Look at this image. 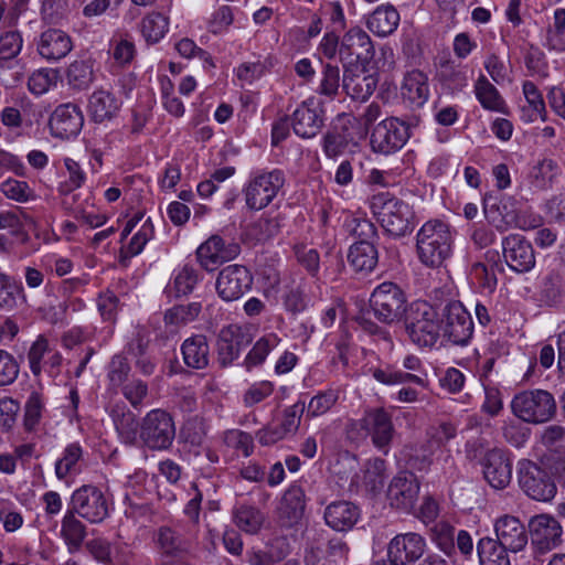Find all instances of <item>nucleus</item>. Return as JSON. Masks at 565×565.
Masks as SVG:
<instances>
[{
  "mask_svg": "<svg viewBox=\"0 0 565 565\" xmlns=\"http://www.w3.org/2000/svg\"><path fill=\"white\" fill-rule=\"evenodd\" d=\"M426 438L423 443L409 447L408 465L420 472L429 470L434 462V456L439 452L436 460L444 461V471L448 472L454 467V458L447 444L457 436V427L450 422H440L426 429Z\"/></svg>",
  "mask_w": 565,
  "mask_h": 565,
  "instance_id": "obj_1",
  "label": "nucleus"
},
{
  "mask_svg": "<svg viewBox=\"0 0 565 565\" xmlns=\"http://www.w3.org/2000/svg\"><path fill=\"white\" fill-rule=\"evenodd\" d=\"M440 310L426 300L408 303L403 323L408 340L419 349H433L441 340Z\"/></svg>",
  "mask_w": 565,
  "mask_h": 565,
  "instance_id": "obj_2",
  "label": "nucleus"
},
{
  "mask_svg": "<svg viewBox=\"0 0 565 565\" xmlns=\"http://www.w3.org/2000/svg\"><path fill=\"white\" fill-rule=\"evenodd\" d=\"M454 236L450 226L440 220H430L422 225L416 235V252L419 262L438 268L451 256Z\"/></svg>",
  "mask_w": 565,
  "mask_h": 565,
  "instance_id": "obj_3",
  "label": "nucleus"
},
{
  "mask_svg": "<svg viewBox=\"0 0 565 565\" xmlns=\"http://www.w3.org/2000/svg\"><path fill=\"white\" fill-rule=\"evenodd\" d=\"M369 206L387 234L402 237L413 231L415 215L412 206L390 192L371 195Z\"/></svg>",
  "mask_w": 565,
  "mask_h": 565,
  "instance_id": "obj_4",
  "label": "nucleus"
},
{
  "mask_svg": "<svg viewBox=\"0 0 565 565\" xmlns=\"http://www.w3.org/2000/svg\"><path fill=\"white\" fill-rule=\"evenodd\" d=\"M556 401L545 390H526L515 394L511 401L512 414L520 420L540 425L552 420L556 415Z\"/></svg>",
  "mask_w": 565,
  "mask_h": 565,
  "instance_id": "obj_5",
  "label": "nucleus"
},
{
  "mask_svg": "<svg viewBox=\"0 0 565 565\" xmlns=\"http://www.w3.org/2000/svg\"><path fill=\"white\" fill-rule=\"evenodd\" d=\"M285 182V173L280 169L252 172L242 191L246 206L252 211L267 207L282 190Z\"/></svg>",
  "mask_w": 565,
  "mask_h": 565,
  "instance_id": "obj_6",
  "label": "nucleus"
},
{
  "mask_svg": "<svg viewBox=\"0 0 565 565\" xmlns=\"http://www.w3.org/2000/svg\"><path fill=\"white\" fill-rule=\"evenodd\" d=\"M516 476L520 489L532 500L551 502L555 498L557 487L551 471L544 465L521 459L516 465Z\"/></svg>",
  "mask_w": 565,
  "mask_h": 565,
  "instance_id": "obj_7",
  "label": "nucleus"
},
{
  "mask_svg": "<svg viewBox=\"0 0 565 565\" xmlns=\"http://www.w3.org/2000/svg\"><path fill=\"white\" fill-rule=\"evenodd\" d=\"M406 295L397 284L384 281L371 294L370 308L380 322L392 324L406 316Z\"/></svg>",
  "mask_w": 565,
  "mask_h": 565,
  "instance_id": "obj_8",
  "label": "nucleus"
},
{
  "mask_svg": "<svg viewBox=\"0 0 565 565\" xmlns=\"http://www.w3.org/2000/svg\"><path fill=\"white\" fill-rule=\"evenodd\" d=\"M441 340L457 347H467L475 331L469 311L459 301H450L440 310Z\"/></svg>",
  "mask_w": 565,
  "mask_h": 565,
  "instance_id": "obj_9",
  "label": "nucleus"
},
{
  "mask_svg": "<svg viewBox=\"0 0 565 565\" xmlns=\"http://www.w3.org/2000/svg\"><path fill=\"white\" fill-rule=\"evenodd\" d=\"M67 509L92 524H99L109 516L110 501L98 487L84 484L73 491Z\"/></svg>",
  "mask_w": 565,
  "mask_h": 565,
  "instance_id": "obj_10",
  "label": "nucleus"
},
{
  "mask_svg": "<svg viewBox=\"0 0 565 565\" xmlns=\"http://www.w3.org/2000/svg\"><path fill=\"white\" fill-rule=\"evenodd\" d=\"M175 437L172 416L160 408L151 409L140 423L139 438L150 450H167Z\"/></svg>",
  "mask_w": 565,
  "mask_h": 565,
  "instance_id": "obj_11",
  "label": "nucleus"
},
{
  "mask_svg": "<svg viewBox=\"0 0 565 565\" xmlns=\"http://www.w3.org/2000/svg\"><path fill=\"white\" fill-rule=\"evenodd\" d=\"M360 427L371 437L375 448L384 455L388 454L391 444L396 434L392 414L384 407H374L365 409L363 417L359 420H352L349 424L350 429Z\"/></svg>",
  "mask_w": 565,
  "mask_h": 565,
  "instance_id": "obj_12",
  "label": "nucleus"
},
{
  "mask_svg": "<svg viewBox=\"0 0 565 565\" xmlns=\"http://www.w3.org/2000/svg\"><path fill=\"white\" fill-rule=\"evenodd\" d=\"M409 126L391 117L375 126L371 134V147L375 152L390 154L404 147L409 138Z\"/></svg>",
  "mask_w": 565,
  "mask_h": 565,
  "instance_id": "obj_13",
  "label": "nucleus"
},
{
  "mask_svg": "<svg viewBox=\"0 0 565 565\" xmlns=\"http://www.w3.org/2000/svg\"><path fill=\"white\" fill-rule=\"evenodd\" d=\"M253 275L242 265H228L217 275L215 288L224 301H235L242 298L253 286Z\"/></svg>",
  "mask_w": 565,
  "mask_h": 565,
  "instance_id": "obj_14",
  "label": "nucleus"
},
{
  "mask_svg": "<svg viewBox=\"0 0 565 565\" xmlns=\"http://www.w3.org/2000/svg\"><path fill=\"white\" fill-rule=\"evenodd\" d=\"M529 526L533 548L539 554L551 552L563 543V527L552 515H535L531 519Z\"/></svg>",
  "mask_w": 565,
  "mask_h": 565,
  "instance_id": "obj_15",
  "label": "nucleus"
},
{
  "mask_svg": "<svg viewBox=\"0 0 565 565\" xmlns=\"http://www.w3.org/2000/svg\"><path fill=\"white\" fill-rule=\"evenodd\" d=\"M480 465L486 481L497 490L505 489L512 479V459L504 449L494 447L484 451Z\"/></svg>",
  "mask_w": 565,
  "mask_h": 565,
  "instance_id": "obj_16",
  "label": "nucleus"
},
{
  "mask_svg": "<svg viewBox=\"0 0 565 565\" xmlns=\"http://www.w3.org/2000/svg\"><path fill=\"white\" fill-rule=\"evenodd\" d=\"M502 254L507 265L515 273H527L536 263L532 244L520 234L503 237Z\"/></svg>",
  "mask_w": 565,
  "mask_h": 565,
  "instance_id": "obj_17",
  "label": "nucleus"
},
{
  "mask_svg": "<svg viewBox=\"0 0 565 565\" xmlns=\"http://www.w3.org/2000/svg\"><path fill=\"white\" fill-rule=\"evenodd\" d=\"M426 547L423 535L415 532L402 533L390 541L387 556L397 565L414 564L424 555Z\"/></svg>",
  "mask_w": 565,
  "mask_h": 565,
  "instance_id": "obj_18",
  "label": "nucleus"
},
{
  "mask_svg": "<svg viewBox=\"0 0 565 565\" xmlns=\"http://www.w3.org/2000/svg\"><path fill=\"white\" fill-rule=\"evenodd\" d=\"M374 55L370 35L361 28L350 29L342 38L339 56L342 64L354 65L353 61L366 63Z\"/></svg>",
  "mask_w": 565,
  "mask_h": 565,
  "instance_id": "obj_19",
  "label": "nucleus"
},
{
  "mask_svg": "<svg viewBox=\"0 0 565 565\" xmlns=\"http://www.w3.org/2000/svg\"><path fill=\"white\" fill-rule=\"evenodd\" d=\"M323 110L315 97L302 102L291 116L294 132L305 139L317 136L323 126Z\"/></svg>",
  "mask_w": 565,
  "mask_h": 565,
  "instance_id": "obj_20",
  "label": "nucleus"
},
{
  "mask_svg": "<svg viewBox=\"0 0 565 565\" xmlns=\"http://www.w3.org/2000/svg\"><path fill=\"white\" fill-rule=\"evenodd\" d=\"M377 77L358 65L343 66L342 89L355 102H365L374 93Z\"/></svg>",
  "mask_w": 565,
  "mask_h": 565,
  "instance_id": "obj_21",
  "label": "nucleus"
},
{
  "mask_svg": "<svg viewBox=\"0 0 565 565\" xmlns=\"http://www.w3.org/2000/svg\"><path fill=\"white\" fill-rule=\"evenodd\" d=\"M49 125L55 137L70 139L81 132L84 125V116L77 105L67 103L55 108Z\"/></svg>",
  "mask_w": 565,
  "mask_h": 565,
  "instance_id": "obj_22",
  "label": "nucleus"
},
{
  "mask_svg": "<svg viewBox=\"0 0 565 565\" xmlns=\"http://www.w3.org/2000/svg\"><path fill=\"white\" fill-rule=\"evenodd\" d=\"M419 489V482L414 475L399 473L388 484L387 499L393 508L408 512L417 501Z\"/></svg>",
  "mask_w": 565,
  "mask_h": 565,
  "instance_id": "obj_23",
  "label": "nucleus"
},
{
  "mask_svg": "<svg viewBox=\"0 0 565 565\" xmlns=\"http://www.w3.org/2000/svg\"><path fill=\"white\" fill-rule=\"evenodd\" d=\"M239 253V246L234 243L225 244L221 236L213 235L200 245L196 257L205 270H214L222 263L235 258Z\"/></svg>",
  "mask_w": 565,
  "mask_h": 565,
  "instance_id": "obj_24",
  "label": "nucleus"
},
{
  "mask_svg": "<svg viewBox=\"0 0 565 565\" xmlns=\"http://www.w3.org/2000/svg\"><path fill=\"white\" fill-rule=\"evenodd\" d=\"M72 50V38L60 29H47L43 31L36 41L39 55L51 63L61 61Z\"/></svg>",
  "mask_w": 565,
  "mask_h": 565,
  "instance_id": "obj_25",
  "label": "nucleus"
},
{
  "mask_svg": "<svg viewBox=\"0 0 565 565\" xmlns=\"http://www.w3.org/2000/svg\"><path fill=\"white\" fill-rule=\"evenodd\" d=\"M495 541L508 547L510 552L522 551L529 541L525 525L515 516L503 515L494 523Z\"/></svg>",
  "mask_w": 565,
  "mask_h": 565,
  "instance_id": "obj_26",
  "label": "nucleus"
},
{
  "mask_svg": "<svg viewBox=\"0 0 565 565\" xmlns=\"http://www.w3.org/2000/svg\"><path fill=\"white\" fill-rule=\"evenodd\" d=\"M247 343L248 339L241 326L230 324L222 328L217 338V356L221 365H231Z\"/></svg>",
  "mask_w": 565,
  "mask_h": 565,
  "instance_id": "obj_27",
  "label": "nucleus"
},
{
  "mask_svg": "<svg viewBox=\"0 0 565 565\" xmlns=\"http://www.w3.org/2000/svg\"><path fill=\"white\" fill-rule=\"evenodd\" d=\"M324 521L335 531L351 530L360 519V509L350 501L340 500L328 504L324 509Z\"/></svg>",
  "mask_w": 565,
  "mask_h": 565,
  "instance_id": "obj_28",
  "label": "nucleus"
},
{
  "mask_svg": "<svg viewBox=\"0 0 565 565\" xmlns=\"http://www.w3.org/2000/svg\"><path fill=\"white\" fill-rule=\"evenodd\" d=\"M121 105V100L111 92L97 89L88 99V115L95 122L109 121L118 115Z\"/></svg>",
  "mask_w": 565,
  "mask_h": 565,
  "instance_id": "obj_29",
  "label": "nucleus"
},
{
  "mask_svg": "<svg viewBox=\"0 0 565 565\" xmlns=\"http://www.w3.org/2000/svg\"><path fill=\"white\" fill-rule=\"evenodd\" d=\"M183 362L193 370H203L210 363V345L204 334L185 339L181 345Z\"/></svg>",
  "mask_w": 565,
  "mask_h": 565,
  "instance_id": "obj_30",
  "label": "nucleus"
},
{
  "mask_svg": "<svg viewBox=\"0 0 565 565\" xmlns=\"http://www.w3.org/2000/svg\"><path fill=\"white\" fill-rule=\"evenodd\" d=\"M79 518L67 509L61 521L60 535L70 554L77 553L82 548L87 535V527Z\"/></svg>",
  "mask_w": 565,
  "mask_h": 565,
  "instance_id": "obj_31",
  "label": "nucleus"
},
{
  "mask_svg": "<svg viewBox=\"0 0 565 565\" xmlns=\"http://www.w3.org/2000/svg\"><path fill=\"white\" fill-rule=\"evenodd\" d=\"M399 13L392 4L379 6L367 18L366 26L375 35H391L399 24Z\"/></svg>",
  "mask_w": 565,
  "mask_h": 565,
  "instance_id": "obj_32",
  "label": "nucleus"
},
{
  "mask_svg": "<svg viewBox=\"0 0 565 565\" xmlns=\"http://www.w3.org/2000/svg\"><path fill=\"white\" fill-rule=\"evenodd\" d=\"M84 459L83 447L78 443L66 445L54 465V472L58 480H66L82 471Z\"/></svg>",
  "mask_w": 565,
  "mask_h": 565,
  "instance_id": "obj_33",
  "label": "nucleus"
},
{
  "mask_svg": "<svg viewBox=\"0 0 565 565\" xmlns=\"http://www.w3.org/2000/svg\"><path fill=\"white\" fill-rule=\"evenodd\" d=\"M402 96L412 106H423L429 97V85L427 76L418 70L408 72L403 81Z\"/></svg>",
  "mask_w": 565,
  "mask_h": 565,
  "instance_id": "obj_34",
  "label": "nucleus"
},
{
  "mask_svg": "<svg viewBox=\"0 0 565 565\" xmlns=\"http://www.w3.org/2000/svg\"><path fill=\"white\" fill-rule=\"evenodd\" d=\"M199 280V271L193 266L185 264L174 271L171 281L164 288V294L168 298L186 296L193 291Z\"/></svg>",
  "mask_w": 565,
  "mask_h": 565,
  "instance_id": "obj_35",
  "label": "nucleus"
},
{
  "mask_svg": "<svg viewBox=\"0 0 565 565\" xmlns=\"http://www.w3.org/2000/svg\"><path fill=\"white\" fill-rule=\"evenodd\" d=\"M153 542L160 554L171 559L180 557L186 551L181 535L167 525H162L156 531Z\"/></svg>",
  "mask_w": 565,
  "mask_h": 565,
  "instance_id": "obj_36",
  "label": "nucleus"
},
{
  "mask_svg": "<svg viewBox=\"0 0 565 565\" xmlns=\"http://www.w3.org/2000/svg\"><path fill=\"white\" fill-rule=\"evenodd\" d=\"M377 260L379 254L374 243L355 242L348 253V262L355 271H372Z\"/></svg>",
  "mask_w": 565,
  "mask_h": 565,
  "instance_id": "obj_37",
  "label": "nucleus"
},
{
  "mask_svg": "<svg viewBox=\"0 0 565 565\" xmlns=\"http://www.w3.org/2000/svg\"><path fill=\"white\" fill-rule=\"evenodd\" d=\"M509 548L490 536L481 537L477 543L480 565H510Z\"/></svg>",
  "mask_w": 565,
  "mask_h": 565,
  "instance_id": "obj_38",
  "label": "nucleus"
},
{
  "mask_svg": "<svg viewBox=\"0 0 565 565\" xmlns=\"http://www.w3.org/2000/svg\"><path fill=\"white\" fill-rule=\"evenodd\" d=\"M349 547L342 539H331L328 541L324 551H312L311 555L306 557L307 564H315L313 558H317L316 565H340L348 558Z\"/></svg>",
  "mask_w": 565,
  "mask_h": 565,
  "instance_id": "obj_39",
  "label": "nucleus"
},
{
  "mask_svg": "<svg viewBox=\"0 0 565 565\" xmlns=\"http://www.w3.org/2000/svg\"><path fill=\"white\" fill-rule=\"evenodd\" d=\"M305 491L299 486H290L281 499L279 512L286 518L289 524L298 522L301 519L306 508Z\"/></svg>",
  "mask_w": 565,
  "mask_h": 565,
  "instance_id": "obj_40",
  "label": "nucleus"
},
{
  "mask_svg": "<svg viewBox=\"0 0 565 565\" xmlns=\"http://www.w3.org/2000/svg\"><path fill=\"white\" fill-rule=\"evenodd\" d=\"M475 95L484 109L505 113L507 106L503 97L484 75H480L476 81Z\"/></svg>",
  "mask_w": 565,
  "mask_h": 565,
  "instance_id": "obj_41",
  "label": "nucleus"
},
{
  "mask_svg": "<svg viewBox=\"0 0 565 565\" xmlns=\"http://www.w3.org/2000/svg\"><path fill=\"white\" fill-rule=\"evenodd\" d=\"M24 301V291L20 282L0 271V309L12 311Z\"/></svg>",
  "mask_w": 565,
  "mask_h": 565,
  "instance_id": "obj_42",
  "label": "nucleus"
},
{
  "mask_svg": "<svg viewBox=\"0 0 565 565\" xmlns=\"http://www.w3.org/2000/svg\"><path fill=\"white\" fill-rule=\"evenodd\" d=\"M455 533V526L446 521L431 524L428 531L430 541L448 557L456 554Z\"/></svg>",
  "mask_w": 565,
  "mask_h": 565,
  "instance_id": "obj_43",
  "label": "nucleus"
},
{
  "mask_svg": "<svg viewBox=\"0 0 565 565\" xmlns=\"http://www.w3.org/2000/svg\"><path fill=\"white\" fill-rule=\"evenodd\" d=\"M280 342L281 339L274 332L260 337L247 353L244 361L245 366L252 369L262 365L268 354L276 349Z\"/></svg>",
  "mask_w": 565,
  "mask_h": 565,
  "instance_id": "obj_44",
  "label": "nucleus"
},
{
  "mask_svg": "<svg viewBox=\"0 0 565 565\" xmlns=\"http://www.w3.org/2000/svg\"><path fill=\"white\" fill-rule=\"evenodd\" d=\"M559 173L561 168L557 162L551 158H544L533 166L530 174L531 182L534 188L546 190L552 186Z\"/></svg>",
  "mask_w": 565,
  "mask_h": 565,
  "instance_id": "obj_45",
  "label": "nucleus"
},
{
  "mask_svg": "<svg viewBox=\"0 0 565 565\" xmlns=\"http://www.w3.org/2000/svg\"><path fill=\"white\" fill-rule=\"evenodd\" d=\"M565 295L564 277L557 271L548 273L542 280L541 300L550 306H558Z\"/></svg>",
  "mask_w": 565,
  "mask_h": 565,
  "instance_id": "obj_46",
  "label": "nucleus"
},
{
  "mask_svg": "<svg viewBox=\"0 0 565 565\" xmlns=\"http://www.w3.org/2000/svg\"><path fill=\"white\" fill-rule=\"evenodd\" d=\"M169 30V20L160 12H150L141 20L140 31L145 40L154 44L158 43Z\"/></svg>",
  "mask_w": 565,
  "mask_h": 565,
  "instance_id": "obj_47",
  "label": "nucleus"
},
{
  "mask_svg": "<svg viewBox=\"0 0 565 565\" xmlns=\"http://www.w3.org/2000/svg\"><path fill=\"white\" fill-rule=\"evenodd\" d=\"M23 427L25 431H35L45 411V398L42 393L33 391L28 396L23 408Z\"/></svg>",
  "mask_w": 565,
  "mask_h": 565,
  "instance_id": "obj_48",
  "label": "nucleus"
},
{
  "mask_svg": "<svg viewBox=\"0 0 565 565\" xmlns=\"http://www.w3.org/2000/svg\"><path fill=\"white\" fill-rule=\"evenodd\" d=\"M201 310L202 305L199 301L174 306L166 311L164 322L168 326L180 328L194 321L199 317Z\"/></svg>",
  "mask_w": 565,
  "mask_h": 565,
  "instance_id": "obj_49",
  "label": "nucleus"
},
{
  "mask_svg": "<svg viewBox=\"0 0 565 565\" xmlns=\"http://www.w3.org/2000/svg\"><path fill=\"white\" fill-rule=\"evenodd\" d=\"M64 167L66 172L64 180L61 181L57 186V191L60 194L67 196L84 184L86 173L81 168L79 163L72 158L64 159Z\"/></svg>",
  "mask_w": 565,
  "mask_h": 565,
  "instance_id": "obj_50",
  "label": "nucleus"
},
{
  "mask_svg": "<svg viewBox=\"0 0 565 565\" xmlns=\"http://www.w3.org/2000/svg\"><path fill=\"white\" fill-rule=\"evenodd\" d=\"M340 68L338 65L326 63L322 65L317 94L334 99L340 89Z\"/></svg>",
  "mask_w": 565,
  "mask_h": 565,
  "instance_id": "obj_51",
  "label": "nucleus"
},
{
  "mask_svg": "<svg viewBox=\"0 0 565 565\" xmlns=\"http://www.w3.org/2000/svg\"><path fill=\"white\" fill-rule=\"evenodd\" d=\"M66 78L75 89L87 88L93 79V63L89 60L74 61L67 68Z\"/></svg>",
  "mask_w": 565,
  "mask_h": 565,
  "instance_id": "obj_52",
  "label": "nucleus"
},
{
  "mask_svg": "<svg viewBox=\"0 0 565 565\" xmlns=\"http://www.w3.org/2000/svg\"><path fill=\"white\" fill-rule=\"evenodd\" d=\"M114 424L124 444L129 446L136 444L140 424L138 423L137 417L132 412L126 411L121 412L120 414H116L114 416Z\"/></svg>",
  "mask_w": 565,
  "mask_h": 565,
  "instance_id": "obj_53",
  "label": "nucleus"
},
{
  "mask_svg": "<svg viewBox=\"0 0 565 565\" xmlns=\"http://www.w3.org/2000/svg\"><path fill=\"white\" fill-rule=\"evenodd\" d=\"M234 522L242 531L254 534L259 531L264 522L262 512L250 505H241L234 512Z\"/></svg>",
  "mask_w": 565,
  "mask_h": 565,
  "instance_id": "obj_54",
  "label": "nucleus"
},
{
  "mask_svg": "<svg viewBox=\"0 0 565 565\" xmlns=\"http://www.w3.org/2000/svg\"><path fill=\"white\" fill-rule=\"evenodd\" d=\"M0 192L9 200L26 203L36 199L28 182L9 178L0 183Z\"/></svg>",
  "mask_w": 565,
  "mask_h": 565,
  "instance_id": "obj_55",
  "label": "nucleus"
},
{
  "mask_svg": "<svg viewBox=\"0 0 565 565\" xmlns=\"http://www.w3.org/2000/svg\"><path fill=\"white\" fill-rule=\"evenodd\" d=\"M386 479V462L382 458H373L366 462L363 482L372 492H379Z\"/></svg>",
  "mask_w": 565,
  "mask_h": 565,
  "instance_id": "obj_56",
  "label": "nucleus"
},
{
  "mask_svg": "<svg viewBox=\"0 0 565 565\" xmlns=\"http://www.w3.org/2000/svg\"><path fill=\"white\" fill-rule=\"evenodd\" d=\"M470 279L482 291L492 292L498 282L494 265H486L481 262L475 263L470 269Z\"/></svg>",
  "mask_w": 565,
  "mask_h": 565,
  "instance_id": "obj_57",
  "label": "nucleus"
},
{
  "mask_svg": "<svg viewBox=\"0 0 565 565\" xmlns=\"http://www.w3.org/2000/svg\"><path fill=\"white\" fill-rule=\"evenodd\" d=\"M51 347L49 340L39 335L32 343L28 352V362L30 370L34 376H39L44 369V361L50 353Z\"/></svg>",
  "mask_w": 565,
  "mask_h": 565,
  "instance_id": "obj_58",
  "label": "nucleus"
},
{
  "mask_svg": "<svg viewBox=\"0 0 565 565\" xmlns=\"http://www.w3.org/2000/svg\"><path fill=\"white\" fill-rule=\"evenodd\" d=\"M339 394L334 390L321 391L311 397L307 405V416L318 417L328 413L337 403Z\"/></svg>",
  "mask_w": 565,
  "mask_h": 565,
  "instance_id": "obj_59",
  "label": "nucleus"
},
{
  "mask_svg": "<svg viewBox=\"0 0 565 565\" xmlns=\"http://www.w3.org/2000/svg\"><path fill=\"white\" fill-rule=\"evenodd\" d=\"M131 371L128 359L122 354H115L107 365V379L113 387H119L127 381Z\"/></svg>",
  "mask_w": 565,
  "mask_h": 565,
  "instance_id": "obj_60",
  "label": "nucleus"
},
{
  "mask_svg": "<svg viewBox=\"0 0 565 565\" xmlns=\"http://www.w3.org/2000/svg\"><path fill=\"white\" fill-rule=\"evenodd\" d=\"M281 224L278 216L264 215L250 225V234L257 241H266L280 231Z\"/></svg>",
  "mask_w": 565,
  "mask_h": 565,
  "instance_id": "obj_61",
  "label": "nucleus"
},
{
  "mask_svg": "<svg viewBox=\"0 0 565 565\" xmlns=\"http://www.w3.org/2000/svg\"><path fill=\"white\" fill-rule=\"evenodd\" d=\"M154 228L151 222V218L148 217L143 221L140 228L134 234L129 244L126 247V255L129 257H134L139 255L146 244L153 237Z\"/></svg>",
  "mask_w": 565,
  "mask_h": 565,
  "instance_id": "obj_62",
  "label": "nucleus"
},
{
  "mask_svg": "<svg viewBox=\"0 0 565 565\" xmlns=\"http://www.w3.org/2000/svg\"><path fill=\"white\" fill-rule=\"evenodd\" d=\"M352 142V136L349 134L339 135L331 130L323 136L322 149L328 158H337L344 152L349 143Z\"/></svg>",
  "mask_w": 565,
  "mask_h": 565,
  "instance_id": "obj_63",
  "label": "nucleus"
},
{
  "mask_svg": "<svg viewBox=\"0 0 565 565\" xmlns=\"http://www.w3.org/2000/svg\"><path fill=\"white\" fill-rule=\"evenodd\" d=\"M23 46V39L19 31H7L0 35V61L15 58Z\"/></svg>",
  "mask_w": 565,
  "mask_h": 565,
  "instance_id": "obj_64",
  "label": "nucleus"
}]
</instances>
